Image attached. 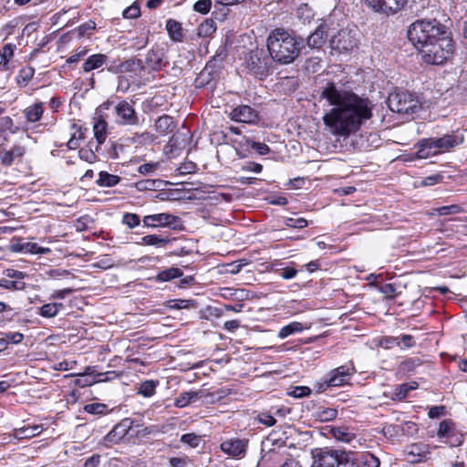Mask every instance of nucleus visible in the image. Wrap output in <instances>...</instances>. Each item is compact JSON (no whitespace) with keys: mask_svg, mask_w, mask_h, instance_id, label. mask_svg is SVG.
I'll return each instance as SVG.
<instances>
[{"mask_svg":"<svg viewBox=\"0 0 467 467\" xmlns=\"http://www.w3.org/2000/svg\"><path fill=\"white\" fill-rule=\"evenodd\" d=\"M353 467H379L380 460L376 455L369 451L361 452L357 454L354 458L352 456Z\"/></svg>","mask_w":467,"mask_h":467,"instance_id":"nucleus-22","label":"nucleus"},{"mask_svg":"<svg viewBox=\"0 0 467 467\" xmlns=\"http://www.w3.org/2000/svg\"><path fill=\"white\" fill-rule=\"evenodd\" d=\"M109 375L116 376V373H115V371H108L105 373H99V372H97L96 367H92V366L86 367L83 373L78 374V376L81 377V378H85L87 376H94L95 379L106 378Z\"/></svg>","mask_w":467,"mask_h":467,"instance_id":"nucleus-47","label":"nucleus"},{"mask_svg":"<svg viewBox=\"0 0 467 467\" xmlns=\"http://www.w3.org/2000/svg\"><path fill=\"white\" fill-rule=\"evenodd\" d=\"M248 145L260 155H265L270 151L268 145L263 142L247 140Z\"/></svg>","mask_w":467,"mask_h":467,"instance_id":"nucleus-52","label":"nucleus"},{"mask_svg":"<svg viewBox=\"0 0 467 467\" xmlns=\"http://www.w3.org/2000/svg\"><path fill=\"white\" fill-rule=\"evenodd\" d=\"M108 61V57L104 54H94L89 56L83 64L84 72L88 73L103 67Z\"/></svg>","mask_w":467,"mask_h":467,"instance_id":"nucleus-26","label":"nucleus"},{"mask_svg":"<svg viewBox=\"0 0 467 467\" xmlns=\"http://www.w3.org/2000/svg\"><path fill=\"white\" fill-rule=\"evenodd\" d=\"M26 153V149L22 145H14L10 150L0 148V162L2 165L11 166L16 159H21Z\"/></svg>","mask_w":467,"mask_h":467,"instance_id":"nucleus-19","label":"nucleus"},{"mask_svg":"<svg viewBox=\"0 0 467 467\" xmlns=\"http://www.w3.org/2000/svg\"><path fill=\"white\" fill-rule=\"evenodd\" d=\"M100 463V455L93 454L86 459L83 467H98Z\"/></svg>","mask_w":467,"mask_h":467,"instance_id":"nucleus-64","label":"nucleus"},{"mask_svg":"<svg viewBox=\"0 0 467 467\" xmlns=\"http://www.w3.org/2000/svg\"><path fill=\"white\" fill-rule=\"evenodd\" d=\"M452 50V40L448 36L447 31L444 30V34L439 36V39H435V41L426 46H421L419 52L427 64L441 65L449 58Z\"/></svg>","mask_w":467,"mask_h":467,"instance_id":"nucleus-5","label":"nucleus"},{"mask_svg":"<svg viewBox=\"0 0 467 467\" xmlns=\"http://www.w3.org/2000/svg\"><path fill=\"white\" fill-rule=\"evenodd\" d=\"M64 305L62 303H47L43 305L38 311V314L46 318L55 317L59 311L64 309Z\"/></svg>","mask_w":467,"mask_h":467,"instance_id":"nucleus-30","label":"nucleus"},{"mask_svg":"<svg viewBox=\"0 0 467 467\" xmlns=\"http://www.w3.org/2000/svg\"><path fill=\"white\" fill-rule=\"evenodd\" d=\"M212 6V0H199L193 5V10L200 14H207Z\"/></svg>","mask_w":467,"mask_h":467,"instance_id":"nucleus-50","label":"nucleus"},{"mask_svg":"<svg viewBox=\"0 0 467 467\" xmlns=\"http://www.w3.org/2000/svg\"><path fill=\"white\" fill-rule=\"evenodd\" d=\"M78 156L81 160L89 163H93L97 160V155L90 149L81 148L78 150Z\"/></svg>","mask_w":467,"mask_h":467,"instance_id":"nucleus-51","label":"nucleus"},{"mask_svg":"<svg viewBox=\"0 0 467 467\" xmlns=\"http://www.w3.org/2000/svg\"><path fill=\"white\" fill-rule=\"evenodd\" d=\"M444 30H446L445 26L435 19L417 20L410 26L408 38L420 50L421 46L439 39V36L444 34Z\"/></svg>","mask_w":467,"mask_h":467,"instance_id":"nucleus-3","label":"nucleus"},{"mask_svg":"<svg viewBox=\"0 0 467 467\" xmlns=\"http://www.w3.org/2000/svg\"><path fill=\"white\" fill-rule=\"evenodd\" d=\"M352 451L328 447L312 451V467H353Z\"/></svg>","mask_w":467,"mask_h":467,"instance_id":"nucleus-4","label":"nucleus"},{"mask_svg":"<svg viewBox=\"0 0 467 467\" xmlns=\"http://www.w3.org/2000/svg\"><path fill=\"white\" fill-rule=\"evenodd\" d=\"M440 153L435 138L424 139L418 144L417 155L420 159H427Z\"/></svg>","mask_w":467,"mask_h":467,"instance_id":"nucleus-20","label":"nucleus"},{"mask_svg":"<svg viewBox=\"0 0 467 467\" xmlns=\"http://www.w3.org/2000/svg\"><path fill=\"white\" fill-rule=\"evenodd\" d=\"M389 109L399 114H412L420 108L418 99L407 91L390 93L387 99Z\"/></svg>","mask_w":467,"mask_h":467,"instance_id":"nucleus-6","label":"nucleus"},{"mask_svg":"<svg viewBox=\"0 0 467 467\" xmlns=\"http://www.w3.org/2000/svg\"><path fill=\"white\" fill-rule=\"evenodd\" d=\"M125 147L122 144L112 142L111 148L109 151V156L110 159L116 160L119 158V153L124 150Z\"/></svg>","mask_w":467,"mask_h":467,"instance_id":"nucleus-63","label":"nucleus"},{"mask_svg":"<svg viewBox=\"0 0 467 467\" xmlns=\"http://www.w3.org/2000/svg\"><path fill=\"white\" fill-rule=\"evenodd\" d=\"M142 222L144 226L150 228L170 227L173 230L182 228V221L178 216L166 213L146 215Z\"/></svg>","mask_w":467,"mask_h":467,"instance_id":"nucleus-10","label":"nucleus"},{"mask_svg":"<svg viewBox=\"0 0 467 467\" xmlns=\"http://www.w3.org/2000/svg\"><path fill=\"white\" fill-rule=\"evenodd\" d=\"M159 167V163L158 162H148V163H144L142 165H140L139 167V172L140 174H143V175H146V174H150V173H153Z\"/></svg>","mask_w":467,"mask_h":467,"instance_id":"nucleus-60","label":"nucleus"},{"mask_svg":"<svg viewBox=\"0 0 467 467\" xmlns=\"http://www.w3.org/2000/svg\"><path fill=\"white\" fill-rule=\"evenodd\" d=\"M418 384L416 382L412 383H403L399 385L394 391L395 399L401 400H404L409 391L417 389Z\"/></svg>","mask_w":467,"mask_h":467,"instance_id":"nucleus-38","label":"nucleus"},{"mask_svg":"<svg viewBox=\"0 0 467 467\" xmlns=\"http://www.w3.org/2000/svg\"><path fill=\"white\" fill-rule=\"evenodd\" d=\"M274 61L263 49L251 51L246 57V64L249 71L254 77L263 79L269 75L270 67Z\"/></svg>","mask_w":467,"mask_h":467,"instance_id":"nucleus-7","label":"nucleus"},{"mask_svg":"<svg viewBox=\"0 0 467 467\" xmlns=\"http://www.w3.org/2000/svg\"><path fill=\"white\" fill-rule=\"evenodd\" d=\"M44 113V103L36 102L23 110V114L29 123H35L40 120Z\"/></svg>","mask_w":467,"mask_h":467,"instance_id":"nucleus-25","label":"nucleus"},{"mask_svg":"<svg viewBox=\"0 0 467 467\" xmlns=\"http://www.w3.org/2000/svg\"><path fill=\"white\" fill-rule=\"evenodd\" d=\"M43 431L42 425H24L20 428H16L13 431V436L17 440L31 439L39 435Z\"/></svg>","mask_w":467,"mask_h":467,"instance_id":"nucleus-23","label":"nucleus"},{"mask_svg":"<svg viewBox=\"0 0 467 467\" xmlns=\"http://www.w3.org/2000/svg\"><path fill=\"white\" fill-rule=\"evenodd\" d=\"M310 393L311 389L308 387L297 386L294 388V389L290 392V395L295 398H304L310 395Z\"/></svg>","mask_w":467,"mask_h":467,"instance_id":"nucleus-61","label":"nucleus"},{"mask_svg":"<svg viewBox=\"0 0 467 467\" xmlns=\"http://www.w3.org/2000/svg\"><path fill=\"white\" fill-rule=\"evenodd\" d=\"M321 98L333 108L323 116L329 131L337 136L348 137L358 131L372 117L371 102L351 91L338 89L329 82L323 88Z\"/></svg>","mask_w":467,"mask_h":467,"instance_id":"nucleus-1","label":"nucleus"},{"mask_svg":"<svg viewBox=\"0 0 467 467\" xmlns=\"http://www.w3.org/2000/svg\"><path fill=\"white\" fill-rule=\"evenodd\" d=\"M357 46L356 31L343 28L334 35L330 40L332 49L339 53L352 50Z\"/></svg>","mask_w":467,"mask_h":467,"instance_id":"nucleus-11","label":"nucleus"},{"mask_svg":"<svg viewBox=\"0 0 467 467\" xmlns=\"http://www.w3.org/2000/svg\"><path fill=\"white\" fill-rule=\"evenodd\" d=\"M435 212L441 215H448V214H456L462 212V209L460 205L457 204H451L447 206H441L435 209Z\"/></svg>","mask_w":467,"mask_h":467,"instance_id":"nucleus-48","label":"nucleus"},{"mask_svg":"<svg viewBox=\"0 0 467 467\" xmlns=\"http://www.w3.org/2000/svg\"><path fill=\"white\" fill-rule=\"evenodd\" d=\"M166 29L170 37L173 41H182L183 38L182 28L181 23L173 19H169L166 23Z\"/></svg>","mask_w":467,"mask_h":467,"instance_id":"nucleus-32","label":"nucleus"},{"mask_svg":"<svg viewBox=\"0 0 467 467\" xmlns=\"http://www.w3.org/2000/svg\"><path fill=\"white\" fill-rule=\"evenodd\" d=\"M182 275V271L176 267H171L163 271H161L157 276L156 280L160 282H167L171 279L180 277Z\"/></svg>","mask_w":467,"mask_h":467,"instance_id":"nucleus-37","label":"nucleus"},{"mask_svg":"<svg viewBox=\"0 0 467 467\" xmlns=\"http://www.w3.org/2000/svg\"><path fill=\"white\" fill-rule=\"evenodd\" d=\"M455 424L451 420H443L439 424L437 436L440 439L445 438L446 440L452 437L456 431Z\"/></svg>","mask_w":467,"mask_h":467,"instance_id":"nucleus-33","label":"nucleus"},{"mask_svg":"<svg viewBox=\"0 0 467 467\" xmlns=\"http://www.w3.org/2000/svg\"><path fill=\"white\" fill-rule=\"evenodd\" d=\"M140 9L136 3L126 8L123 12V16L125 18H137L140 16Z\"/></svg>","mask_w":467,"mask_h":467,"instance_id":"nucleus-56","label":"nucleus"},{"mask_svg":"<svg viewBox=\"0 0 467 467\" xmlns=\"http://www.w3.org/2000/svg\"><path fill=\"white\" fill-rule=\"evenodd\" d=\"M330 435L339 442L351 444L357 441V435L352 429L347 426L332 427Z\"/></svg>","mask_w":467,"mask_h":467,"instance_id":"nucleus-21","label":"nucleus"},{"mask_svg":"<svg viewBox=\"0 0 467 467\" xmlns=\"http://www.w3.org/2000/svg\"><path fill=\"white\" fill-rule=\"evenodd\" d=\"M327 36L328 26L326 23H322L307 37L306 44L311 48H320L325 45Z\"/></svg>","mask_w":467,"mask_h":467,"instance_id":"nucleus-18","label":"nucleus"},{"mask_svg":"<svg viewBox=\"0 0 467 467\" xmlns=\"http://www.w3.org/2000/svg\"><path fill=\"white\" fill-rule=\"evenodd\" d=\"M16 49V46L15 44L8 43L5 44L0 50V53L2 54V57L7 66H10V62L14 58Z\"/></svg>","mask_w":467,"mask_h":467,"instance_id":"nucleus-46","label":"nucleus"},{"mask_svg":"<svg viewBox=\"0 0 467 467\" xmlns=\"http://www.w3.org/2000/svg\"><path fill=\"white\" fill-rule=\"evenodd\" d=\"M303 329H304V327H303L302 323L292 322V323L283 327L279 330L278 337L280 338H285L292 334L299 333V332L303 331Z\"/></svg>","mask_w":467,"mask_h":467,"instance_id":"nucleus-35","label":"nucleus"},{"mask_svg":"<svg viewBox=\"0 0 467 467\" xmlns=\"http://www.w3.org/2000/svg\"><path fill=\"white\" fill-rule=\"evenodd\" d=\"M163 50L157 47L148 51L145 60L133 58L124 62L121 67L125 70H129L132 67H137L143 70H160L163 66Z\"/></svg>","mask_w":467,"mask_h":467,"instance_id":"nucleus-8","label":"nucleus"},{"mask_svg":"<svg viewBox=\"0 0 467 467\" xmlns=\"http://www.w3.org/2000/svg\"><path fill=\"white\" fill-rule=\"evenodd\" d=\"M406 453L408 456V461L412 463H418L424 462L430 451L428 450V445L422 442L413 443L407 447Z\"/></svg>","mask_w":467,"mask_h":467,"instance_id":"nucleus-17","label":"nucleus"},{"mask_svg":"<svg viewBox=\"0 0 467 467\" xmlns=\"http://www.w3.org/2000/svg\"><path fill=\"white\" fill-rule=\"evenodd\" d=\"M380 293H382L386 298L392 299L396 297V287L392 284H385L379 287Z\"/></svg>","mask_w":467,"mask_h":467,"instance_id":"nucleus-57","label":"nucleus"},{"mask_svg":"<svg viewBox=\"0 0 467 467\" xmlns=\"http://www.w3.org/2000/svg\"><path fill=\"white\" fill-rule=\"evenodd\" d=\"M337 410L335 409H330V408L322 410L321 411H319V414H318V416L322 421H327V420H334L337 417Z\"/></svg>","mask_w":467,"mask_h":467,"instance_id":"nucleus-58","label":"nucleus"},{"mask_svg":"<svg viewBox=\"0 0 467 467\" xmlns=\"http://www.w3.org/2000/svg\"><path fill=\"white\" fill-rule=\"evenodd\" d=\"M374 11L391 16L400 11L407 0H365Z\"/></svg>","mask_w":467,"mask_h":467,"instance_id":"nucleus-13","label":"nucleus"},{"mask_svg":"<svg viewBox=\"0 0 467 467\" xmlns=\"http://www.w3.org/2000/svg\"><path fill=\"white\" fill-rule=\"evenodd\" d=\"M191 403V397H189L188 391L182 392L174 400V405L177 408H184Z\"/></svg>","mask_w":467,"mask_h":467,"instance_id":"nucleus-55","label":"nucleus"},{"mask_svg":"<svg viewBox=\"0 0 467 467\" xmlns=\"http://www.w3.org/2000/svg\"><path fill=\"white\" fill-rule=\"evenodd\" d=\"M110 378L109 377H106V378H99V379H89L88 378H81L78 379L77 380V384L79 386V387H86V386H91L93 385L94 383H97V382H104V381H108L109 380Z\"/></svg>","mask_w":467,"mask_h":467,"instance_id":"nucleus-59","label":"nucleus"},{"mask_svg":"<svg viewBox=\"0 0 467 467\" xmlns=\"http://www.w3.org/2000/svg\"><path fill=\"white\" fill-rule=\"evenodd\" d=\"M229 118L236 122L255 124L258 121V114L255 109L248 105H239L232 109Z\"/></svg>","mask_w":467,"mask_h":467,"instance_id":"nucleus-15","label":"nucleus"},{"mask_svg":"<svg viewBox=\"0 0 467 467\" xmlns=\"http://www.w3.org/2000/svg\"><path fill=\"white\" fill-rule=\"evenodd\" d=\"M380 346L384 348H390L393 346H400L399 337H386L380 341Z\"/></svg>","mask_w":467,"mask_h":467,"instance_id":"nucleus-62","label":"nucleus"},{"mask_svg":"<svg viewBox=\"0 0 467 467\" xmlns=\"http://www.w3.org/2000/svg\"><path fill=\"white\" fill-rule=\"evenodd\" d=\"M171 240L167 236H160L157 234H148L141 238V244L156 247H165L170 244Z\"/></svg>","mask_w":467,"mask_h":467,"instance_id":"nucleus-31","label":"nucleus"},{"mask_svg":"<svg viewBox=\"0 0 467 467\" xmlns=\"http://www.w3.org/2000/svg\"><path fill=\"white\" fill-rule=\"evenodd\" d=\"M117 122L120 125L135 126L139 124V117L133 106L126 100L120 101L115 107Z\"/></svg>","mask_w":467,"mask_h":467,"instance_id":"nucleus-14","label":"nucleus"},{"mask_svg":"<svg viewBox=\"0 0 467 467\" xmlns=\"http://www.w3.org/2000/svg\"><path fill=\"white\" fill-rule=\"evenodd\" d=\"M107 128H108V123L106 122V120H104L100 118L96 119L93 124L94 137L99 145L103 144L106 140Z\"/></svg>","mask_w":467,"mask_h":467,"instance_id":"nucleus-28","label":"nucleus"},{"mask_svg":"<svg viewBox=\"0 0 467 467\" xmlns=\"http://www.w3.org/2000/svg\"><path fill=\"white\" fill-rule=\"evenodd\" d=\"M121 223L127 225L130 229H133L140 225V218L136 213H125L122 215Z\"/></svg>","mask_w":467,"mask_h":467,"instance_id":"nucleus-45","label":"nucleus"},{"mask_svg":"<svg viewBox=\"0 0 467 467\" xmlns=\"http://www.w3.org/2000/svg\"><path fill=\"white\" fill-rule=\"evenodd\" d=\"M25 253L32 254H48L51 249L48 247H41L36 243H25Z\"/></svg>","mask_w":467,"mask_h":467,"instance_id":"nucleus-43","label":"nucleus"},{"mask_svg":"<svg viewBox=\"0 0 467 467\" xmlns=\"http://www.w3.org/2000/svg\"><path fill=\"white\" fill-rule=\"evenodd\" d=\"M0 287L12 291L23 290L26 287V284L23 281L10 280L9 278H1Z\"/></svg>","mask_w":467,"mask_h":467,"instance_id":"nucleus-41","label":"nucleus"},{"mask_svg":"<svg viewBox=\"0 0 467 467\" xmlns=\"http://www.w3.org/2000/svg\"><path fill=\"white\" fill-rule=\"evenodd\" d=\"M304 47V40L284 28L274 29L267 37L271 58L281 65L293 63Z\"/></svg>","mask_w":467,"mask_h":467,"instance_id":"nucleus-2","label":"nucleus"},{"mask_svg":"<svg viewBox=\"0 0 467 467\" xmlns=\"http://www.w3.org/2000/svg\"><path fill=\"white\" fill-rule=\"evenodd\" d=\"M247 446V439L231 438L223 441L220 448L229 457L242 459L245 456Z\"/></svg>","mask_w":467,"mask_h":467,"instance_id":"nucleus-12","label":"nucleus"},{"mask_svg":"<svg viewBox=\"0 0 467 467\" xmlns=\"http://www.w3.org/2000/svg\"><path fill=\"white\" fill-rule=\"evenodd\" d=\"M275 415H279L281 417H285V410L278 409L274 413L269 412H262L257 416L258 421L267 427L274 426L276 423V420L275 419Z\"/></svg>","mask_w":467,"mask_h":467,"instance_id":"nucleus-34","label":"nucleus"},{"mask_svg":"<svg viewBox=\"0 0 467 467\" xmlns=\"http://www.w3.org/2000/svg\"><path fill=\"white\" fill-rule=\"evenodd\" d=\"M248 265V260L240 259L223 265V273L236 275L241 272L242 268Z\"/></svg>","mask_w":467,"mask_h":467,"instance_id":"nucleus-39","label":"nucleus"},{"mask_svg":"<svg viewBox=\"0 0 467 467\" xmlns=\"http://www.w3.org/2000/svg\"><path fill=\"white\" fill-rule=\"evenodd\" d=\"M355 373L353 366H340L329 374V378L319 384V391H325L330 387H340L349 382L351 376Z\"/></svg>","mask_w":467,"mask_h":467,"instance_id":"nucleus-9","label":"nucleus"},{"mask_svg":"<svg viewBox=\"0 0 467 467\" xmlns=\"http://www.w3.org/2000/svg\"><path fill=\"white\" fill-rule=\"evenodd\" d=\"M155 129L161 135L171 132L174 129L173 119L168 115L161 116L156 120Z\"/></svg>","mask_w":467,"mask_h":467,"instance_id":"nucleus-29","label":"nucleus"},{"mask_svg":"<svg viewBox=\"0 0 467 467\" xmlns=\"http://www.w3.org/2000/svg\"><path fill=\"white\" fill-rule=\"evenodd\" d=\"M35 74V69L31 67H24L20 70L18 74V78L21 79L25 84L29 82ZM20 82V80H18Z\"/></svg>","mask_w":467,"mask_h":467,"instance_id":"nucleus-54","label":"nucleus"},{"mask_svg":"<svg viewBox=\"0 0 467 467\" xmlns=\"http://www.w3.org/2000/svg\"><path fill=\"white\" fill-rule=\"evenodd\" d=\"M285 225L291 228L302 229L307 226V221L304 218H288Z\"/></svg>","mask_w":467,"mask_h":467,"instance_id":"nucleus-53","label":"nucleus"},{"mask_svg":"<svg viewBox=\"0 0 467 467\" xmlns=\"http://www.w3.org/2000/svg\"><path fill=\"white\" fill-rule=\"evenodd\" d=\"M435 140L441 153L450 150L462 141V138L455 134H446L441 138H435Z\"/></svg>","mask_w":467,"mask_h":467,"instance_id":"nucleus-24","label":"nucleus"},{"mask_svg":"<svg viewBox=\"0 0 467 467\" xmlns=\"http://www.w3.org/2000/svg\"><path fill=\"white\" fill-rule=\"evenodd\" d=\"M157 382L153 380H145L140 385L138 393L143 397L149 398L155 394Z\"/></svg>","mask_w":467,"mask_h":467,"instance_id":"nucleus-40","label":"nucleus"},{"mask_svg":"<svg viewBox=\"0 0 467 467\" xmlns=\"http://www.w3.org/2000/svg\"><path fill=\"white\" fill-rule=\"evenodd\" d=\"M132 427V421L130 419H124L105 436L106 445L119 443L129 432Z\"/></svg>","mask_w":467,"mask_h":467,"instance_id":"nucleus-16","label":"nucleus"},{"mask_svg":"<svg viewBox=\"0 0 467 467\" xmlns=\"http://www.w3.org/2000/svg\"><path fill=\"white\" fill-rule=\"evenodd\" d=\"M180 441L181 442L189 445L191 448H197L202 441V437L195 433H185L181 436Z\"/></svg>","mask_w":467,"mask_h":467,"instance_id":"nucleus-44","label":"nucleus"},{"mask_svg":"<svg viewBox=\"0 0 467 467\" xmlns=\"http://www.w3.org/2000/svg\"><path fill=\"white\" fill-rule=\"evenodd\" d=\"M107 406L103 403H90L84 407V410L89 414L99 415L105 413Z\"/></svg>","mask_w":467,"mask_h":467,"instance_id":"nucleus-49","label":"nucleus"},{"mask_svg":"<svg viewBox=\"0 0 467 467\" xmlns=\"http://www.w3.org/2000/svg\"><path fill=\"white\" fill-rule=\"evenodd\" d=\"M161 184V181L159 180H141L135 183V187L139 191H147V190H155L156 188L160 187Z\"/></svg>","mask_w":467,"mask_h":467,"instance_id":"nucleus-42","label":"nucleus"},{"mask_svg":"<svg viewBox=\"0 0 467 467\" xmlns=\"http://www.w3.org/2000/svg\"><path fill=\"white\" fill-rule=\"evenodd\" d=\"M120 180L119 176L102 171L99 172V178L96 183L99 187H113L116 186Z\"/></svg>","mask_w":467,"mask_h":467,"instance_id":"nucleus-27","label":"nucleus"},{"mask_svg":"<svg viewBox=\"0 0 467 467\" xmlns=\"http://www.w3.org/2000/svg\"><path fill=\"white\" fill-rule=\"evenodd\" d=\"M216 30V26L213 20L206 19L200 24L197 29V35L201 37H208L212 36Z\"/></svg>","mask_w":467,"mask_h":467,"instance_id":"nucleus-36","label":"nucleus"}]
</instances>
